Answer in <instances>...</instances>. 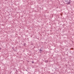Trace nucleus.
I'll use <instances>...</instances> for the list:
<instances>
[{"mask_svg":"<svg viewBox=\"0 0 74 74\" xmlns=\"http://www.w3.org/2000/svg\"><path fill=\"white\" fill-rule=\"evenodd\" d=\"M46 63H48V61H47V60L46 61Z\"/></svg>","mask_w":74,"mask_h":74,"instance_id":"nucleus-2","label":"nucleus"},{"mask_svg":"<svg viewBox=\"0 0 74 74\" xmlns=\"http://www.w3.org/2000/svg\"><path fill=\"white\" fill-rule=\"evenodd\" d=\"M66 4H70V0H67V1H65Z\"/></svg>","mask_w":74,"mask_h":74,"instance_id":"nucleus-1","label":"nucleus"}]
</instances>
